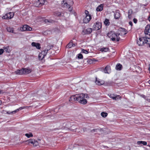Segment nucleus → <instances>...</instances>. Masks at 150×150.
I'll return each instance as SVG.
<instances>
[{"instance_id": "obj_1", "label": "nucleus", "mask_w": 150, "mask_h": 150, "mask_svg": "<svg viewBox=\"0 0 150 150\" xmlns=\"http://www.w3.org/2000/svg\"><path fill=\"white\" fill-rule=\"evenodd\" d=\"M137 43L139 46H142L146 44L148 45L150 47V38L146 37L139 38L137 40Z\"/></svg>"}, {"instance_id": "obj_2", "label": "nucleus", "mask_w": 150, "mask_h": 150, "mask_svg": "<svg viewBox=\"0 0 150 150\" xmlns=\"http://www.w3.org/2000/svg\"><path fill=\"white\" fill-rule=\"evenodd\" d=\"M77 101H78L80 103L85 104L87 103L86 100L85 98H87L88 97V95L83 93L76 94Z\"/></svg>"}, {"instance_id": "obj_3", "label": "nucleus", "mask_w": 150, "mask_h": 150, "mask_svg": "<svg viewBox=\"0 0 150 150\" xmlns=\"http://www.w3.org/2000/svg\"><path fill=\"white\" fill-rule=\"evenodd\" d=\"M108 36L113 41L116 40L118 41L120 39L117 31L116 33L113 31L110 32L108 34Z\"/></svg>"}, {"instance_id": "obj_4", "label": "nucleus", "mask_w": 150, "mask_h": 150, "mask_svg": "<svg viewBox=\"0 0 150 150\" xmlns=\"http://www.w3.org/2000/svg\"><path fill=\"white\" fill-rule=\"evenodd\" d=\"M31 69H23L20 70H18L15 71L16 74L22 75L23 74H28L30 73Z\"/></svg>"}, {"instance_id": "obj_5", "label": "nucleus", "mask_w": 150, "mask_h": 150, "mask_svg": "<svg viewBox=\"0 0 150 150\" xmlns=\"http://www.w3.org/2000/svg\"><path fill=\"white\" fill-rule=\"evenodd\" d=\"M50 49V47L47 46L46 49L40 53L38 55L39 59L40 60H42L46 55L48 51Z\"/></svg>"}, {"instance_id": "obj_6", "label": "nucleus", "mask_w": 150, "mask_h": 150, "mask_svg": "<svg viewBox=\"0 0 150 150\" xmlns=\"http://www.w3.org/2000/svg\"><path fill=\"white\" fill-rule=\"evenodd\" d=\"M85 13L86 14L85 17L83 19V23H88L91 19V16L90 14L89 13L88 11L86 10L85 11Z\"/></svg>"}, {"instance_id": "obj_7", "label": "nucleus", "mask_w": 150, "mask_h": 150, "mask_svg": "<svg viewBox=\"0 0 150 150\" xmlns=\"http://www.w3.org/2000/svg\"><path fill=\"white\" fill-rule=\"evenodd\" d=\"M25 144L27 145H29L30 144H32L33 146H36L38 144V142L34 139H29L24 142Z\"/></svg>"}, {"instance_id": "obj_8", "label": "nucleus", "mask_w": 150, "mask_h": 150, "mask_svg": "<svg viewBox=\"0 0 150 150\" xmlns=\"http://www.w3.org/2000/svg\"><path fill=\"white\" fill-rule=\"evenodd\" d=\"M14 15L13 12H9L6 14L5 15L3 16L2 18L4 19H10L13 18Z\"/></svg>"}, {"instance_id": "obj_9", "label": "nucleus", "mask_w": 150, "mask_h": 150, "mask_svg": "<svg viewBox=\"0 0 150 150\" xmlns=\"http://www.w3.org/2000/svg\"><path fill=\"white\" fill-rule=\"evenodd\" d=\"M117 31L119 36L124 35L127 33L126 29L122 28H120Z\"/></svg>"}, {"instance_id": "obj_10", "label": "nucleus", "mask_w": 150, "mask_h": 150, "mask_svg": "<svg viewBox=\"0 0 150 150\" xmlns=\"http://www.w3.org/2000/svg\"><path fill=\"white\" fill-rule=\"evenodd\" d=\"M102 24L101 23L97 22L93 25V28L96 30H98L101 28Z\"/></svg>"}, {"instance_id": "obj_11", "label": "nucleus", "mask_w": 150, "mask_h": 150, "mask_svg": "<svg viewBox=\"0 0 150 150\" xmlns=\"http://www.w3.org/2000/svg\"><path fill=\"white\" fill-rule=\"evenodd\" d=\"M150 28V26L147 25L145 27V29L144 30V33L146 35H147V36H146V37H150V33L149 32Z\"/></svg>"}, {"instance_id": "obj_12", "label": "nucleus", "mask_w": 150, "mask_h": 150, "mask_svg": "<svg viewBox=\"0 0 150 150\" xmlns=\"http://www.w3.org/2000/svg\"><path fill=\"white\" fill-rule=\"evenodd\" d=\"M32 30V28L29 26L28 25H23L22 28L21 30L23 31H31Z\"/></svg>"}, {"instance_id": "obj_13", "label": "nucleus", "mask_w": 150, "mask_h": 150, "mask_svg": "<svg viewBox=\"0 0 150 150\" xmlns=\"http://www.w3.org/2000/svg\"><path fill=\"white\" fill-rule=\"evenodd\" d=\"M95 82L96 84L98 85H101L104 83V81L97 79V78H96Z\"/></svg>"}, {"instance_id": "obj_14", "label": "nucleus", "mask_w": 150, "mask_h": 150, "mask_svg": "<svg viewBox=\"0 0 150 150\" xmlns=\"http://www.w3.org/2000/svg\"><path fill=\"white\" fill-rule=\"evenodd\" d=\"M111 71L110 67L109 65L107 66L103 70V72L105 73L109 74Z\"/></svg>"}, {"instance_id": "obj_15", "label": "nucleus", "mask_w": 150, "mask_h": 150, "mask_svg": "<svg viewBox=\"0 0 150 150\" xmlns=\"http://www.w3.org/2000/svg\"><path fill=\"white\" fill-rule=\"evenodd\" d=\"M76 96V94L72 96H71L69 100V101L71 103H73L75 101H77V99Z\"/></svg>"}, {"instance_id": "obj_16", "label": "nucleus", "mask_w": 150, "mask_h": 150, "mask_svg": "<svg viewBox=\"0 0 150 150\" xmlns=\"http://www.w3.org/2000/svg\"><path fill=\"white\" fill-rule=\"evenodd\" d=\"M31 45L32 46L35 47L38 49H40L41 48L40 45L39 43L33 42L31 43Z\"/></svg>"}, {"instance_id": "obj_17", "label": "nucleus", "mask_w": 150, "mask_h": 150, "mask_svg": "<svg viewBox=\"0 0 150 150\" xmlns=\"http://www.w3.org/2000/svg\"><path fill=\"white\" fill-rule=\"evenodd\" d=\"M6 29L7 30V31L8 32L14 33V34L16 33L14 32V28L12 27H7L6 28Z\"/></svg>"}, {"instance_id": "obj_18", "label": "nucleus", "mask_w": 150, "mask_h": 150, "mask_svg": "<svg viewBox=\"0 0 150 150\" xmlns=\"http://www.w3.org/2000/svg\"><path fill=\"white\" fill-rule=\"evenodd\" d=\"M103 5L101 4L97 7L96 11H100L103 9Z\"/></svg>"}, {"instance_id": "obj_19", "label": "nucleus", "mask_w": 150, "mask_h": 150, "mask_svg": "<svg viewBox=\"0 0 150 150\" xmlns=\"http://www.w3.org/2000/svg\"><path fill=\"white\" fill-rule=\"evenodd\" d=\"M3 50L4 52L7 53H9L11 52V50L9 49V47L8 46L4 47H3Z\"/></svg>"}, {"instance_id": "obj_20", "label": "nucleus", "mask_w": 150, "mask_h": 150, "mask_svg": "<svg viewBox=\"0 0 150 150\" xmlns=\"http://www.w3.org/2000/svg\"><path fill=\"white\" fill-rule=\"evenodd\" d=\"M133 11L132 10L130 9L128 11V18L129 19H131L132 18V14Z\"/></svg>"}, {"instance_id": "obj_21", "label": "nucleus", "mask_w": 150, "mask_h": 150, "mask_svg": "<svg viewBox=\"0 0 150 150\" xmlns=\"http://www.w3.org/2000/svg\"><path fill=\"white\" fill-rule=\"evenodd\" d=\"M122 65L120 64H117L115 67V69L117 70H120L122 68Z\"/></svg>"}, {"instance_id": "obj_22", "label": "nucleus", "mask_w": 150, "mask_h": 150, "mask_svg": "<svg viewBox=\"0 0 150 150\" xmlns=\"http://www.w3.org/2000/svg\"><path fill=\"white\" fill-rule=\"evenodd\" d=\"M138 144H142L143 145H146L147 144V143L146 142L144 141H138L137 142Z\"/></svg>"}, {"instance_id": "obj_23", "label": "nucleus", "mask_w": 150, "mask_h": 150, "mask_svg": "<svg viewBox=\"0 0 150 150\" xmlns=\"http://www.w3.org/2000/svg\"><path fill=\"white\" fill-rule=\"evenodd\" d=\"M92 31V29L90 28H88L86 30V34H90Z\"/></svg>"}, {"instance_id": "obj_24", "label": "nucleus", "mask_w": 150, "mask_h": 150, "mask_svg": "<svg viewBox=\"0 0 150 150\" xmlns=\"http://www.w3.org/2000/svg\"><path fill=\"white\" fill-rule=\"evenodd\" d=\"M18 109H16V110L13 111L12 112H10V111H7L6 112L7 114H14L16 112H18Z\"/></svg>"}, {"instance_id": "obj_25", "label": "nucleus", "mask_w": 150, "mask_h": 150, "mask_svg": "<svg viewBox=\"0 0 150 150\" xmlns=\"http://www.w3.org/2000/svg\"><path fill=\"white\" fill-rule=\"evenodd\" d=\"M109 50V48L108 47H103L100 49V51L102 52H107Z\"/></svg>"}, {"instance_id": "obj_26", "label": "nucleus", "mask_w": 150, "mask_h": 150, "mask_svg": "<svg viewBox=\"0 0 150 150\" xmlns=\"http://www.w3.org/2000/svg\"><path fill=\"white\" fill-rule=\"evenodd\" d=\"M34 4L35 6L36 7H40L41 6V5H40V4L39 2V0L36 1L35 3Z\"/></svg>"}, {"instance_id": "obj_27", "label": "nucleus", "mask_w": 150, "mask_h": 150, "mask_svg": "<svg viewBox=\"0 0 150 150\" xmlns=\"http://www.w3.org/2000/svg\"><path fill=\"white\" fill-rule=\"evenodd\" d=\"M62 6L64 7L67 8L69 6V5L67 3L64 2V1H63V3H62Z\"/></svg>"}, {"instance_id": "obj_28", "label": "nucleus", "mask_w": 150, "mask_h": 150, "mask_svg": "<svg viewBox=\"0 0 150 150\" xmlns=\"http://www.w3.org/2000/svg\"><path fill=\"white\" fill-rule=\"evenodd\" d=\"M104 23L106 25H109L110 24L109 20L107 19H106L104 21Z\"/></svg>"}, {"instance_id": "obj_29", "label": "nucleus", "mask_w": 150, "mask_h": 150, "mask_svg": "<svg viewBox=\"0 0 150 150\" xmlns=\"http://www.w3.org/2000/svg\"><path fill=\"white\" fill-rule=\"evenodd\" d=\"M120 16V14L118 12H116L114 16L116 19H118Z\"/></svg>"}, {"instance_id": "obj_30", "label": "nucleus", "mask_w": 150, "mask_h": 150, "mask_svg": "<svg viewBox=\"0 0 150 150\" xmlns=\"http://www.w3.org/2000/svg\"><path fill=\"white\" fill-rule=\"evenodd\" d=\"M25 136L28 138H29L30 137H33V135L31 133H26L25 134Z\"/></svg>"}, {"instance_id": "obj_31", "label": "nucleus", "mask_w": 150, "mask_h": 150, "mask_svg": "<svg viewBox=\"0 0 150 150\" xmlns=\"http://www.w3.org/2000/svg\"><path fill=\"white\" fill-rule=\"evenodd\" d=\"M101 115L103 117H105L107 116L108 114L106 112H103L101 113Z\"/></svg>"}, {"instance_id": "obj_32", "label": "nucleus", "mask_w": 150, "mask_h": 150, "mask_svg": "<svg viewBox=\"0 0 150 150\" xmlns=\"http://www.w3.org/2000/svg\"><path fill=\"white\" fill-rule=\"evenodd\" d=\"M109 96L111 98H112V99H113V100H117V98H116V97H115V96L114 95L110 94V95Z\"/></svg>"}, {"instance_id": "obj_33", "label": "nucleus", "mask_w": 150, "mask_h": 150, "mask_svg": "<svg viewBox=\"0 0 150 150\" xmlns=\"http://www.w3.org/2000/svg\"><path fill=\"white\" fill-rule=\"evenodd\" d=\"M73 43L72 41H71L68 45V47L70 48L73 46Z\"/></svg>"}, {"instance_id": "obj_34", "label": "nucleus", "mask_w": 150, "mask_h": 150, "mask_svg": "<svg viewBox=\"0 0 150 150\" xmlns=\"http://www.w3.org/2000/svg\"><path fill=\"white\" fill-rule=\"evenodd\" d=\"M39 1L40 4V5H41V6L45 4L46 1L45 0H39Z\"/></svg>"}, {"instance_id": "obj_35", "label": "nucleus", "mask_w": 150, "mask_h": 150, "mask_svg": "<svg viewBox=\"0 0 150 150\" xmlns=\"http://www.w3.org/2000/svg\"><path fill=\"white\" fill-rule=\"evenodd\" d=\"M77 57L79 59H82L83 58V56L82 54H79L77 55Z\"/></svg>"}, {"instance_id": "obj_36", "label": "nucleus", "mask_w": 150, "mask_h": 150, "mask_svg": "<svg viewBox=\"0 0 150 150\" xmlns=\"http://www.w3.org/2000/svg\"><path fill=\"white\" fill-rule=\"evenodd\" d=\"M81 52L82 53H84V54H88V52H89L88 51L86 50H85L83 49H82V50Z\"/></svg>"}, {"instance_id": "obj_37", "label": "nucleus", "mask_w": 150, "mask_h": 150, "mask_svg": "<svg viewBox=\"0 0 150 150\" xmlns=\"http://www.w3.org/2000/svg\"><path fill=\"white\" fill-rule=\"evenodd\" d=\"M50 31H48V30H47V31H45L44 32V34L46 35L48 34V33H49V34L50 33Z\"/></svg>"}, {"instance_id": "obj_38", "label": "nucleus", "mask_w": 150, "mask_h": 150, "mask_svg": "<svg viewBox=\"0 0 150 150\" xmlns=\"http://www.w3.org/2000/svg\"><path fill=\"white\" fill-rule=\"evenodd\" d=\"M55 15L57 16H59L61 15V13L59 12H57L55 13Z\"/></svg>"}, {"instance_id": "obj_39", "label": "nucleus", "mask_w": 150, "mask_h": 150, "mask_svg": "<svg viewBox=\"0 0 150 150\" xmlns=\"http://www.w3.org/2000/svg\"><path fill=\"white\" fill-rule=\"evenodd\" d=\"M4 51V50L3 49H0V55H1V54H2L3 53Z\"/></svg>"}, {"instance_id": "obj_40", "label": "nucleus", "mask_w": 150, "mask_h": 150, "mask_svg": "<svg viewBox=\"0 0 150 150\" xmlns=\"http://www.w3.org/2000/svg\"><path fill=\"white\" fill-rule=\"evenodd\" d=\"M145 99L148 102L150 103V99L148 98H147V97H146V98H145Z\"/></svg>"}, {"instance_id": "obj_41", "label": "nucleus", "mask_w": 150, "mask_h": 150, "mask_svg": "<svg viewBox=\"0 0 150 150\" xmlns=\"http://www.w3.org/2000/svg\"><path fill=\"white\" fill-rule=\"evenodd\" d=\"M68 11H71L72 10V8L71 7H70L69 6L68 7Z\"/></svg>"}, {"instance_id": "obj_42", "label": "nucleus", "mask_w": 150, "mask_h": 150, "mask_svg": "<svg viewBox=\"0 0 150 150\" xmlns=\"http://www.w3.org/2000/svg\"><path fill=\"white\" fill-rule=\"evenodd\" d=\"M133 21L134 23H137V20L136 19L134 18L133 20Z\"/></svg>"}, {"instance_id": "obj_43", "label": "nucleus", "mask_w": 150, "mask_h": 150, "mask_svg": "<svg viewBox=\"0 0 150 150\" xmlns=\"http://www.w3.org/2000/svg\"><path fill=\"white\" fill-rule=\"evenodd\" d=\"M115 97H116V98H117V100H118L119 98H121L120 96H115Z\"/></svg>"}, {"instance_id": "obj_44", "label": "nucleus", "mask_w": 150, "mask_h": 150, "mask_svg": "<svg viewBox=\"0 0 150 150\" xmlns=\"http://www.w3.org/2000/svg\"><path fill=\"white\" fill-rule=\"evenodd\" d=\"M129 24L131 25V26H132V22L131 21H129Z\"/></svg>"}, {"instance_id": "obj_45", "label": "nucleus", "mask_w": 150, "mask_h": 150, "mask_svg": "<svg viewBox=\"0 0 150 150\" xmlns=\"http://www.w3.org/2000/svg\"><path fill=\"white\" fill-rule=\"evenodd\" d=\"M23 109V108L22 107H20L19 108V109H18V110H22V109Z\"/></svg>"}, {"instance_id": "obj_46", "label": "nucleus", "mask_w": 150, "mask_h": 150, "mask_svg": "<svg viewBox=\"0 0 150 150\" xmlns=\"http://www.w3.org/2000/svg\"><path fill=\"white\" fill-rule=\"evenodd\" d=\"M149 70L150 72V64L149 65Z\"/></svg>"}, {"instance_id": "obj_47", "label": "nucleus", "mask_w": 150, "mask_h": 150, "mask_svg": "<svg viewBox=\"0 0 150 150\" xmlns=\"http://www.w3.org/2000/svg\"><path fill=\"white\" fill-rule=\"evenodd\" d=\"M148 20L150 22V14L148 18Z\"/></svg>"}, {"instance_id": "obj_48", "label": "nucleus", "mask_w": 150, "mask_h": 150, "mask_svg": "<svg viewBox=\"0 0 150 150\" xmlns=\"http://www.w3.org/2000/svg\"><path fill=\"white\" fill-rule=\"evenodd\" d=\"M73 46L72 47H75L76 46V45L75 44L73 43Z\"/></svg>"}, {"instance_id": "obj_49", "label": "nucleus", "mask_w": 150, "mask_h": 150, "mask_svg": "<svg viewBox=\"0 0 150 150\" xmlns=\"http://www.w3.org/2000/svg\"><path fill=\"white\" fill-rule=\"evenodd\" d=\"M96 130H97V129H93V130H92V131H93V132H95V131Z\"/></svg>"}, {"instance_id": "obj_50", "label": "nucleus", "mask_w": 150, "mask_h": 150, "mask_svg": "<svg viewBox=\"0 0 150 150\" xmlns=\"http://www.w3.org/2000/svg\"><path fill=\"white\" fill-rule=\"evenodd\" d=\"M143 98H144V99H145V98L146 97H147L146 96H143Z\"/></svg>"}, {"instance_id": "obj_51", "label": "nucleus", "mask_w": 150, "mask_h": 150, "mask_svg": "<svg viewBox=\"0 0 150 150\" xmlns=\"http://www.w3.org/2000/svg\"><path fill=\"white\" fill-rule=\"evenodd\" d=\"M148 83L150 84V80H149L148 81Z\"/></svg>"}, {"instance_id": "obj_52", "label": "nucleus", "mask_w": 150, "mask_h": 150, "mask_svg": "<svg viewBox=\"0 0 150 150\" xmlns=\"http://www.w3.org/2000/svg\"><path fill=\"white\" fill-rule=\"evenodd\" d=\"M148 146H149V147H150V145H147Z\"/></svg>"}, {"instance_id": "obj_53", "label": "nucleus", "mask_w": 150, "mask_h": 150, "mask_svg": "<svg viewBox=\"0 0 150 150\" xmlns=\"http://www.w3.org/2000/svg\"><path fill=\"white\" fill-rule=\"evenodd\" d=\"M46 21H48V20H46Z\"/></svg>"}, {"instance_id": "obj_54", "label": "nucleus", "mask_w": 150, "mask_h": 150, "mask_svg": "<svg viewBox=\"0 0 150 150\" xmlns=\"http://www.w3.org/2000/svg\"><path fill=\"white\" fill-rule=\"evenodd\" d=\"M1 100H0V103H1Z\"/></svg>"}, {"instance_id": "obj_55", "label": "nucleus", "mask_w": 150, "mask_h": 150, "mask_svg": "<svg viewBox=\"0 0 150 150\" xmlns=\"http://www.w3.org/2000/svg\"><path fill=\"white\" fill-rule=\"evenodd\" d=\"M1 93V91H0V93Z\"/></svg>"}]
</instances>
